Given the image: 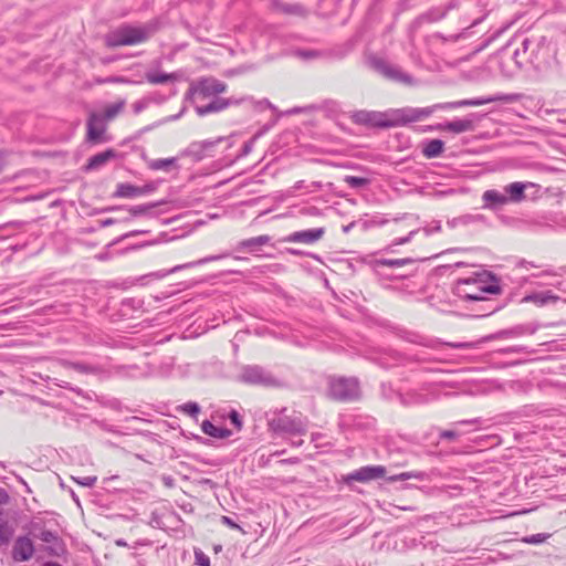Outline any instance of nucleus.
Wrapping results in <instances>:
<instances>
[{
    "label": "nucleus",
    "mask_w": 566,
    "mask_h": 566,
    "mask_svg": "<svg viewBox=\"0 0 566 566\" xmlns=\"http://www.w3.org/2000/svg\"><path fill=\"white\" fill-rule=\"evenodd\" d=\"M380 264L382 265H386V266H401L405 264V261L403 260H399V259H395V260H381L379 261Z\"/></svg>",
    "instance_id": "bb28decb"
},
{
    "label": "nucleus",
    "mask_w": 566,
    "mask_h": 566,
    "mask_svg": "<svg viewBox=\"0 0 566 566\" xmlns=\"http://www.w3.org/2000/svg\"><path fill=\"white\" fill-rule=\"evenodd\" d=\"M440 436H441V438H444V439H454V438H457L458 434L454 431L446 430V431L441 432Z\"/></svg>",
    "instance_id": "c756f323"
},
{
    "label": "nucleus",
    "mask_w": 566,
    "mask_h": 566,
    "mask_svg": "<svg viewBox=\"0 0 566 566\" xmlns=\"http://www.w3.org/2000/svg\"><path fill=\"white\" fill-rule=\"evenodd\" d=\"M228 106H229V102L227 99H217L206 106L197 107L196 112L199 116H205L210 113L223 111Z\"/></svg>",
    "instance_id": "f3484780"
},
{
    "label": "nucleus",
    "mask_w": 566,
    "mask_h": 566,
    "mask_svg": "<svg viewBox=\"0 0 566 566\" xmlns=\"http://www.w3.org/2000/svg\"><path fill=\"white\" fill-rule=\"evenodd\" d=\"M8 501V494L3 489L0 488V504H4Z\"/></svg>",
    "instance_id": "7c9ffc66"
},
{
    "label": "nucleus",
    "mask_w": 566,
    "mask_h": 566,
    "mask_svg": "<svg viewBox=\"0 0 566 566\" xmlns=\"http://www.w3.org/2000/svg\"><path fill=\"white\" fill-rule=\"evenodd\" d=\"M34 554V545L30 537H18L12 546V558L17 563L30 560Z\"/></svg>",
    "instance_id": "6e6552de"
},
{
    "label": "nucleus",
    "mask_w": 566,
    "mask_h": 566,
    "mask_svg": "<svg viewBox=\"0 0 566 566\" xmlns=\"http://www.w3.org/2000/svg\"><path fill=\"white\" fill-rule=\"evenodd\" d=\"M198 410H199V409H198L197 405H192V406H190V411H192V412H197Z\"/></svg>",
    "instance_id": "72a5a7b5"
},
{
    "label": "nucleus",
    "mask_w": 566,
    "mask_h": 566,
    "mask_svg": "<svg viewBox=\"0 0 566 566\" xmlns=\"http://www.w3.org/2000/svg\"><path fill=\"white\" fill-rule=\"evenodd\" d=\"M195 559L199 566H210V558L202 551H195Z\"/></svg>",
    "instance_id": "5701e85b"
},
{
    "label": "nucleus",
    "mask_w": 566,
    "mask_h": 566,
    "mask_svg": "<svg viewBox=\"0 0 566 566\" xmlns=\"http://www.w3.org/2000/svg\"><path fill=\"white\" fill-rule=\"evenodd\" d=\"M149 210V207L146 206H137L130 209V213L133 214H142L146 213Z\"/></svg>",
    "instance_id": "cd10ccee"
},
{
    "label": "nucleus",
    "mask_w": 566,
    "mask_h": 566,
    "mask_svg": "<svg viewBox=\"0 0 566 566\" xmlns=\"http://www.w3.org/2000/svg\"><path fill=\"white\" fill-rule=\"evenodd\" d=\"M149 33L145 28L123 25L106 35L108 48L130 46L147 41Z\"/></svg>",
    "instance_id": "7ed1b4c3"
},
{
    "label": "nucleus",
    "mask_w": 566,
    "mask_h": 566,
    "mask_svg": "<svg viewBox=\"0 0 566 566\" xmlns=\"http://www.w3.org/2000/svg\"><path fill=\"white\" fill-rule=\"evenodd\" d=\"M548 537H549V535L539 533V534H534V535H531V536L524 538V542L528 543V544H541V543L545 542Z\"/></svg>",
    "instance_id": "b1692460"
},
{
    "label": "nucleus",
    "mask_w": 566,
    "mask_h": 566,
    "mask_svg": "<svg viewBox=\"0 0 566 566\" xmlns=\"http://www.w3.org/2000/svg\"><path fill=\"white\" fill-rule=\"evenodd\" d=\"M331 395L338 400H352L359 396V386L354 378H333Z\"/></svg>",
    "instance_id": "39448f33"
},
{
    "label": "nucleus",
    "mask_w": 566,
    "mask_h": 566,
    "mask_svg": "<svg viewBox=\"0 0 566 566\" xmlns=\"http://www.w3.org/2000/svg\"><path fill=\"white\" fill-rule=\"evenodd\" d=\"M359 123L369 124L377 127L399 126L416 119L415 115H407L403 109H391L385 113L360 111L355 114Z\"/></svg>",
    "instance_id": "f03ea898"
},
{
    "label": "nucleus",
    "mask_w": 566,
    "mask_h": 566,
    "mask_svg": "<svg viewBox=\"0 0 566 566\" xmlns=\"http://www.w3.org/2000/svg\"><path fill=\"white\" fill-rule=\"evenodd\" d=\"M325 231L323 228L319 229H310V230H303V231H296L291 233L285 241L286 242H296V243H304V244H312L319 239L323 238Z\"/></svg>",
    "instance_id": "9d476101"
},
{
    "label": "nucleus",
    "mask_w": 566,
    "mask_h": 566,
    "mask_svg": "<svg viewBox=\"0 0 566 566\" xmlns=\"http://www.w3.org/2000/svg\"><path fill=\"white\" fill-rule=\"evenodd\" d=\"M230 418H231V421H232L233 423H235L238 427H240V426H241V423H240V421H239V415H238L235 411H233V412L230 415Z\"/></svg>",
    "instance_id": "2f4dec72"
},
{
    "label": "nucleus",
    "mask_w": 566,
    "mask_h": 566,
    "mask_svg": "<svg viewBox=\"0 0 566 566\" xmlns=\"http://www.w3.org/2000/svg\"><path fill=\"white\" fill-rule=\"evenodd\" d=\"M156 189L157 187L154 182H148L142 187L128 182H118L112 197L116 199H134L155 192Z\"/></svg>",
    "instance_id": "423d86ee"
},
{
    "label": "nucleus",
    "mask_w": 566,
    "mask_h": 566,
    "mask_svg": "<svg viewBox=\"0 0 566 566\" xmlns=\"http://www.w3.org/2000/svg\"><path fill=\"white\" fill-rule=\"evenodd\" d=\"M530 184H523V182H512L507 185L504 189L505 192L509 195L507 199L512 202H521L525 198V189L528 187Z\"/></svg>",
    "instance_id": "4468645a"
},
{
    "label": "nucleus",
    "mask_w": 566,
    "mask_h": 566,
    "mask_svg": "<svg viewBox=\"0 0 566 566\" xmlns=\"http://www.w3.org/2000/svg\"><path fill=\"white\" fill-rule=\"evenodd\" d=\"M412 478H416V475L411 472H403V473H400L398 475H394V476H389L388 480L394 482V481H405V480H409V479H412Z\"/></svg>",
    "instance_id": "a878e982"
},
{
    "label": "nucleus",
    "mask_w": 566,
    "mask_h": 566,
    "mask_svg": "<svg viewBox=\"0 0 566 566\" xmlns=\"http://www.w3.org/2000/svg\"><path fill=\"white\" fill-rule=\"evenodd\" d=\"M145 107H146V104L142 101L135 102L133 104V109L136 114L142 113L145 109Z\"/></svg>",
    "instance_id": "c85d7f7f"
},
{
    "label": "nucleus",
    "mask_w": 566,
    "mask_h": 566,
    "mask_svg": "<svg viewBox=\"0 0 566 566\" xmlns=\"http://www.w3.org/2000/svg\"><path fill=\"white\" fill-rule=\"evenodd\" d=\"M530 300L538 305V306H543L547 303H556L559 297L551 292H545V293H539V294H535L533 296L530 297Z\"/></svg>",
    "instance_id": "412c9836"
},
{
    "label": "nucleus",
    "mask_w": 566,
    "mask_h": 566,
    "mask_svg": "<svg viewBox=\"0 0 566 566\" xmlns=\"http://www.w3.org/2000/svg\"><path fill=\"white\" fill-rule=\"evenodd\" d=\"M106 129V120L103 116L97 113H91L87 119V139L95 144L103 142Z\"/></svg>",
    "instance_id": "1a4fd4ad"
},
{
    "label": "nucleus",
    "mask_w": 566,
    "mask_h": 566,
    "mask_svg": "<svg viewBox=\"0 0 566 566\" xmlns=\"http://www.w3.org/2000/svg\"><path fill=\"white\" fill-rule=\"evenodd\" d=\"M227 91V84L213 77H203L192 82L188 88V94L201 99L222 94Z\"/></svg>",
    "instance_id": "20e7f679"
},
{
    "label": "nucleus",
    "mask_w": 566,
    "mask_h": 566,
    "mask_svg": "<svg viewBox=\"0 0 566 566\" xmlns=\"http://www.w3.org/2000/svg\"><path fill=\"white\" fill-rule=\"evenodd\" d=\"M443 142L440 139H432L430 140L423 148V155L427 158H434L441 155L443 151Z\"/></svg>",
    "instance_id": "aec40b11"
},
{
    "label": "nucleus",
    "mask_w": 566,
    "mask_h": 566,
    "mask_svg": "<svg viewBox=\"0 0 566 566\" xmlns=\"http://www.w3.org/2000/svg\"><path fill=\"white\" fill-rule=\"evenodd\" d=\"M350 227H353V224H349V226L345 227L344 231L347 232L348 230H350Z\"/></svg>",
    "instance_id": "c9c22d12"
},
{
    "label": "nucleus",
    "mask_w": 566,
    "mask_h": 566,
    "mask_svg": "<svg viewBox=\"0 0 566 566\" xmlns=\"http://www.w3.org/2000/svg\"><path fill=\"white\" fill-rule=\"evenodd\" d=\"M511 101H513V97H511V96L497 95V96H492V97H488V98L459 101V102L450 104V106L451 107L481 106V105H485V104L494 103V102H511Z\"/></svg>",
    "instance_id": "f8f14e48"
},
{
    "label": "nucleus",
    "mask_w": 566,
    "mask_h": 566,
    "mask_svg": "<svg viewBox=\"0 0 566 566\" xmlns=\"http://www.w3.org/2000/svg\"><path fill=\"white\" fill-rule=\"evenodd\" d=\"M113 82H115V83H128V81L125 80V78H116Z\"/></svg>",
    "instance_id": "473e14b6"
},
{
    "label": "nucleus",
    "mask_w": 566,
    "mask_h": 566,
    "mask_svg": "<svg viewBox=\"0 0 566 566\" xmlns=\"http://www.w3.org/2000/svg\"><path fill=\"white\" fill-rule=\"evenodd\" d=\"M176 165V158L156 159L149 163L148 167L151 170H168L169 167Z\"/></svg>",
    "instance_id": "4be33fe9"
},
{
    "label": "nucleus",
    "mask_w": 566,
    "mask_h": 566,
    "mask_svg": "<svg viewBox=\"0 0 566 566\" xmlns=\"http://www.w3.org/2000/svg\"><path fill=\"white\" fill-rule=\"evenodd\" d=\"M457 289L462 298L470 301H484V293L499 294L501 291L497 280L488 271L458 280Z\"/></svg>",
    "instance_id": "f257e3e1"
},
{
    "label": "nucleus",
    "mask_w": 566,
    "mask_h": 566,
    "mask_svg": "<svg viewBox=\"0 0 566 566\" xmlns=\"http://www.w3.org/2000/svg\"><path fill=\"white\" fill-rule=\"evenodd\" d=\"M386 476V468L382 465L361 467L354 472L343 476V481L349 483L352 481L367 483Z\"/></svg>",
    "instance_id": "0eeeda50"
},
{
    "label": "nucleus",
    "mask_w": 566,
    "mask_h": 566,
    "mask_svg": "<svg viewBox=\"0 0 566 566\" xmlns=\"http://www.w3.org/2000/svg\"><path fill=\"white\" fill-rule=\"evenodd\" d=\"M441 129L461 134L473 129V122L471 119H458L443 124Z\"/></svg>",
    "instance_id": "2eb2a0df"
},
{
    "label": "nucleus",
    "mask_w": 566,
    "mask_h": 566,
    "mask_svg": "<svg viewBox=\"0 0 566 566\" xmlns=\"http://www.w3.org/2000/svg\"><path fill=\"white\" fill-rule=\"evenodd\" d=\"M125 106H126V101L120 99L114 104L106 105L103 111V114H101V115L103 116V118L106 122L113 120L115 117H117L124 111Z\"/></svg>",
    "instance_id": "a211bd4d"
},
{
    "label": "nucleus",
    "mask_w": 566,
    "mask_h": 566,
    "mask_svg": "<svg viewBox=\"0 0 566 566\" xmlns=\"http://www.w3.org/2000/svg\"><path fill=\"white\" fill-rule=\"evenodd\" d=\"M201 429L206 434L220 439L227 438L231 433L228 429L219 428L210 421H203L201 424Z\"/></svg>",
    "instance_id": "6ab92c4d"
},
{
    "label": "nucleus",
    "mask_w": 566,
    "mask_h": 566,
    "mask_svg": "<svg viewBox=\"0 0 566 566\" xmlns=\"http://www.w3.org/2000/svg\"><path fill=\"white\" fill-rule=\"evenodd\" d=\"M115 156H116V153L113 149H107L105 151L98 153L88 159L86 169L87 170L98 169L99 167H102L106 163H108L111 159L115 158Z\"/></svg>",
    "instance_id": "ddd939ff"
},
{
    "label": "nucleus",
    "mask_w": 566,
    "mask_h": 566,
    "mask_svg": "<svg viewBox=\"0 0 566 566\" xmlns=\"http://www.w3.org/2000/svg\"><path fill=\"white\" fill-rule=\"evenodd\" d=\"M178 73H167L163 70H149L145 73V80L151 85H163L179 81Z\"/></svg>",
    "instance_id": "9b49d317"
},
{
    "label": "nucleus",
    "mask_w": 566,
    "mask_h": 566,
    "mask_svg": "<svg viewBox=\"0 0 566 566\" xmlns=\"http://www.w3.org/2000/svg\"><path fill=\"white\" fill-rule=\"evenodd\" d=\"M346 182L353 187H359L366 184V179L360 177L348 176Z\"/></svg>",
    "instance_id": "393cba45"
},
{
    "label": "nucleus",
    "mask_w": 566,
    "mask_h": 566,
    "mask_svg": "<svg viewBox=\"0 0 566 566\" xmlns=\"http://www.w3.org/2000/svg\"><path fill=\"white\" fill-rule=\"evenodd\" d=\"M483 200L489 207L503 206L509 202L507 197L497 190H486L483 193Z\"/></svg>",
    "instance_id": "dca6fc26"
},
{
    "label": "nucleus",
    "mask_w": 566,
    "mask_h": 566,
    "mask_svg": "<svg viewBox=\"0 0 566 566\" xmlns=\"http://www.w3.org/2000/svg\"><path fill=\"white\" fill-rule=\"evenodd\" d=\"M44 566H61V565H59L56 563H46Z\"/></svg>",
    "instance_id": "f704fd0d"
}]
</instances>
